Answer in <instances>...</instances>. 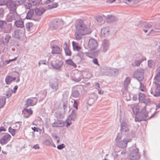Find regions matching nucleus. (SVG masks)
<instances>
[{
	"label": "nucleus",
	"mask_w": 160,
	"mask_h": 160,
	"mask_svg": "<svg viewBox=\"0 0 160 160\" xmlns=\"http://www.w3.org/2000/svg\"><path fill=\"white\" fill-rule=\"evenodd\" d=\"M75 27V37L78 40L81 39L83 36L88 34L91 32L88 26L81 20H79L76 22Z\"/></svg>",
	"instance_id": "f257e3e1"
},
{
	"label": "nucleus",
	"mask_w": 160,
	"mask_h": 160,
	"mask_svg": "<svg viewBox=\"0 0 160 160\" xmlns=\"http://www.w3.org/2000/svg\"><path fill=\"white\" fill-rule=\"evenodd\" d=\"M131 139L129 138L123 137L121 134L118 133L115 141L117 147L119 148H125L127 146L128 142H131Z\"/></svg>",
	"instance_id": "f03ea898"
},
{
	"label": "nucleus",
	"mask_w": 160,
	"mask_h": 160,
	"mask_svg": "<svg viewBox=\"0 0 160 160\" xmlns=\"http://www.w3.org/2000/svg\"><path fill=\"white\" fill-rule=\"evenodd\" d=\"M130 150L131 151L128 157L129 159L134 160L138 159L140 158V154L138 148L135 146L133 148H131Z\"/></svg>",
	"instance_id": "7ed1b4c3"
},
{
	"label": "nucleus",
	"mask_w": 160,
	"mask_h": 160,
	"mask_svg": "<svg viewBox=\"0 0 160 160\" xmlns=\"http://www.w3.org/2000/svg\"><path fill=\"white\" fill-rule=\"evenodd\" d=\"M63 24V22L61 20L56 19L52 21L50 23V28L52 30L61 29Z\"/></svg>",
	"instance_id": "20e7f679"
},
{
	"label": "nucleus",
	"mask_w": 160,
	"mask_h": 160,
	"mask_svg": "<svg viewBox=\"0 0 160 160\" xmlns=\"http://www.w3.org/2000/svg\"><path fill=\"white\" fill-rule=\"evenodd\" d=\"M20 17L16 12H10L7 15L6 19L7 22H11L13 20L20 19Z\"/></svg>",
	"instance_id": "39448f33"
},
{
	"label": "nucleus",
	"mask_w": 160,
	"mask_h": 160,
	"mask_svg": "<svg viewBox=\"0 0 160 160\" xmlns=\"http://www.w3.org/2000/svg\"><path fill=\"white\" fill-rule=\"evenodd\" d=\"M144 70L139 69L135 71L133 73V77L139 82L142 81L144 78Z\"/></svg>",
	"instance_id": "423d86ee"
},
{
	"label": "nucleus",
	"mask_w": 160,
	"mask_h": 160,
	"mask_svg": "<svg viewBox=\"0 0 160 160\" xmlns=\"http://www.w3.org/2000/svg\"><path fill=\"white\" fill-rule=\"evenodd\" d=\"M77 117V112L76 111L72 110V113L68 117L66 122L67 127H68L72 124V121H74Z\"/></svg>",
	"instance_id": "0eeeda50"
},
{
	"label": "nucleus",
	"mask_w": 160,
	"mask_h": 160,
	"mask_svg": "<svg viewBox=\"0 0 160 160\" xmlns=\"http://www.w3.org/2000/svg\"><path fill=\"white\" fill-rule=\"evenodd\" d=\"M49 84L53 91L55 92L58 89L59 82L57 79L53 78L51 79L49 81Z\"/></svg>",
	"instance_id": "6e6552de"
},
{
	"label": "nucleus",
	"mask_w": 160,
	"mask_h": 160,
	"mask_svg": "<svg viewBox=\"0 0 160 160\" xmlns=\"http://www.w3.org/2000/svg\"><path fill=\"white\" fill-rule=\"evenodd\" d=\"M121 135H127L129 131L128 126L127 123L125 122L122 121L121 123Z\"/></svg>",
	"instance_id": "1a4fd4ad"
},
{
	"label": "nucleus",
	"mask_w": 160,
	"mask_h": 160,
	"mask_svg": "<svg viewBox=\"0 0 160 160\" xmlns=\"http://www.w3.org/2000/svg\"><path fill=\"white\" fill-rule=\"evenodd\" d=\"M156 86L155 90H153L151 88L150 91L151 94L154 97L160 96V84L158 83L157 82H153Z\"/></svg>",
	"instance_id": "9d476101"
},
{
	"label": "nucleus",
	"mask_w": 160,
	"mask_h": 160,
	"mask_svg": "<svg viewBox=\"0 0 160 160\" xmlns=\"http://www.w3.org/2000/svg\"><path fill=\"white\" fill-rule=\"evenodd\" d=\"M25 30H24L17 29L15 30L12 34V37L19 39L23 37L24 36Z\"/></svg>",
	"instance_id": "9b49d317"
},
{
	"label": "nucleus",
	"mask_w": 160,
	"mask_h": 160,
	"mask_svg": "<svg viewBox=\"0 0 160 160\" xmlns=\"http://www.w3.org/2000/svg\"><path fill=\"white\" fill-rule=\"evenodd\" d=\"M88 47L91 50L95 49L98 46V42L97 41L93 38L89 40L88 43Z\"/></svg>",
	"instance_id": "f8f14e48"
},
{
	"label": "nucleus",
	"mask_w": 160,
	"mask_h": 160,
	"mask_svg": "<svg viewBox=\"0 0 160 160\" xmlns=\"http://www.w3.org/2000/svg\"><path fill=\"white\" fill-rule=\"evenodd\" d=\"M7 7L9 9L10 12H13L16 11V5L14 2L11 0H8L6 3Z\"/></svg>",
	"instance_id": "ddd939ff"
},
{
	"label": "nucleus",
	"mask_w": 160,
	"mask_h": 160,
	"mask_svg": "<svg viewBox=\"0 0 160 160\" xmlns=\"http://www.w3.org/2000/svg\"><path fill=\"white\" fill-rule=\"evenodd\" d=\"M110 43L107 40H104L102 43L101 50L103 52H106L109 48Z\"/></svg>",
	"instance_id": "4468645a"
},
{
	"label": "nucleus",
	"mask_w": 160,
	"mask_h": 160,
	"mask_svg": "<svg viewBox=\"0 0 160 160\" xmlns=\"http://www.w3.org/2000/svg\"><path fill=\"white\" fill-rule=\"evenodd\" d=\"M110 69V67H109L104 66L101 68L99 74L100 75H108L109 76V71Z\"/></svg>",
	"instance_id": "2eb2a0df"
},
{
	"label": "nucleus",
	"mask_w": 160,
	"mask_h": 160,
	"mask_svg": "<svg viewBox=\"0 0 160 160\" xmlns=\"http://www.w3.org/2000/svg\"><path fill=\"white\" fill-rule=\"evenodd\" d=\"M11 138V135L6 134L3 136L0 140V143L2 145H4L8 143Z\"/></svg>",
	"instance_id": "dca6fc26"
},
{
	"label": "nucleus",
	"mask_w": 160,
	"mask_h": 160,
	"mask_svg": "<svg viewBox=\"0 0 160 160\" xmlns=\"http://www.w3.org/2000/svg\"><path fill=\"white\" fill-rule=\"evenodd\" d=\"M29 2L25 6L26 8L29 9L32 6L38 5L41 0H28Z\"/></svg>",
	"instance_id": "f3484780"
},
{
	"label": "nucleus",
	"mask_w": 160,
	"mask_h": 160,
	"mask_svg": "<svg viewBox=\"0 0 160 160\" xmlns=\"http://www.w3.org/2000/svg\"><path fill=\"white\" fill-rule=\"evenodd\" d=\"M38 102V99L36 98H32L28 99L26 100L27 107L33 106L36 104Z\"/></svg>",
	"instance_id": "a211bd4d"
},
{
	"label": "nucleus",
	"mask_w": 160,
	"mask_h": 160,
	"mask_svg": "<svg viewBox=\"0 0 160 160\" xmlns=\"http://www.w3.org/2000/svg\"><path fill=\"white\" fill-rule=\"evenodd\" d=\"M51 65L55 69L58 70V71H60V68L62 65V63L61 62L57 61L56 62H51Z\"/></svg>",
	"instance_id": "6ab92c4d"
},
{
	"label": "nucleus",
	"mask_w": 160,
	"mask_h": 160,
	"mask_svg": "<svg viewBox=\"0 0 160 160\" xmlns=\"http://www.w3.org/2000/svg\"><path fill=\"white\" fill-rule=\"evenodd\" d=\"M110 28L109 27L103 28L101 30V35L103 37H107L109 35Z\"/></svg>",
	"instance_id": "aec40b11"
},
{
	"label": "nucleus",
	"mask_w": 160,
	"mask_h": 160,
	"mask_svg": "<svg viewBox=\"0 0 160 160\" xmlns=\"http://www.w3.org/2000/svg\"><path fill=\"white\" fill-rule=\"evenodd\" d=\"M4 28L2 29L5 33H9L10 32L12 28V25L11 23L7 24L6 22V25H5Z\"/></svg>",
	"instance_id": "412c9836"
},
{
	"label": "nucleus",
	"mask_w": 160,
	"mask_h": 160,
	"mask_svg": "<svg viewBox=\"0 0 160 160\" xmlns=\"http://www.w3.org/2000/svg\"><path fill=\"white\" fill-rule=\"evenodd\" d=\"M150 113V112L146 111V107L145 106L144 107L140 112L142 118L148 117V115Z\"/></svg>",
	"instance_id": "4be33fe9"
},
{
	"label": "nucleus",
	"mask_w": 160,
	"mask_h": 160,
	"mask_svg": "<svg viewBox=\"0 0 160 160\" xmlns=\"http://www.w3.org/2000/svg\"><path fill=\"white\" fill-rule=\"evenodd\" d=\"M53 127H61L64 126V123L62 121H58L52 124Z\"/></svg>",
	"instance_id": "5701e85b"
},
{
	"label": "nucleus",
	"mask_w": 160,
	"mask_h": 160,
	"mask_svg": "<svg viewBox=\"0 0 160 160\" xmlns=\"http://www.w3.org/2000/svg\"><path fill=\"white\" fill-rule=\"evenodd\" d=\"M52 53L55 54H60L61 51L60 48L56 45H53L52 46Z\"/></svg>",
	"instance_id": "b1692460"
},
{
	"label": "nucleus",
	"mask_w": 160,
	"mask_h": 160,
	"mask_svg": "<svg viewBox=\"0 0 160 160\" xmlns=\"http://www.w3.org/2000/svg\"><path fill=\"white\" fill-rule=\"evenodd\" d=\"M46 11L44 8L41 7L39 8H36L35 10V13L37 16H40Z\"/></svg>",
	"instance_id": "393cba45"
},
{
	"label": "nucleus",
	"mask_w": 160,
	"mask_h": 160,
	"mask_svg": "<svg viewBox=\"0 0 160 160\" xmlns=\"http://www.w3.org/2000/svg\"><path fill=\"white\" fill-rule=\"evenodd\" d=\"M72 44L73 49L74 51H77L78 52L80 51L81 48L79 46L78 43L72 41Z\"/></svg>",
	"instance_id": "a878e982"
},
{
	"label": "nucleus",
	"mask_w": 160,
	"mask_h": 160,
	"mask_svg": "<svg viewBox=\"0 0 160 160\" xmlns=\"http://www.w3.org/2000/svg\"><path fill=\"white\" fill-rule=\"evenodd\" d=\"M47 94V92L46 90L41 92L38 94V95L40 96V99L39 100V102H42L43 99L46 97Z\"/></svg>",
	"instance_id": "bb28decb"
},
{
	"label": "nucleus",
	"mask_w": 160,
	"mask_h": 160,
	"mask_svg": "<svg viewBox=\"0 0 160 160\" xmlns=\"http://www.w3.org/2000/svg\"><path fill=\"white\" fill-rule=\"evenodd\" d=\"M19 19L15 20V24L17 27L22 28L24 26L23 22Z\"/></svg>",
	"instance_id": "cd10ccee"
},
{
	"label": "nucleus",
	"mask_w": 160,
	"mask_h": 160,
	"mask_svg": "<svg viewBox=\"0 0 160 160\" xmlns=\"http://www.w3.org/2000/svg\"><path fill=\"white\" fill-rule=\"evenodd\" d=\"M16 79V77H12L10 76H7L5 78V82L7 84H9L12 81Z\"/></svg>",
	"instance_id": "c85d7f7f"
},
{
	"label": "nucleus",
	"mask_w": 160,
	"mask_h": 160,
	"mask_svg": "<svg viewBox=\"0 0 160 160\" xmlns=\"http://www.w3.org/2000/svg\"><path fill=\"white\" fill-rule=\"evenodd\" d=\"M131 80V78L130 77H126L124 81V86L125 89L127 88L129 84L130 83Z\"/></svg>",
	"instance_id": "c756f323"
},
{
	"label": "nucleus",
	"mask_w": 160,
	"mask_h": 160,
	"mask_svg": "<svg viewBox=\"0 0 160 160\" xmlns=\"http://www.w3.org/2000/svg\"><path fill=\"white\" fill-rule=\"evenodd\" d=\"M106 18L107 21L110 22L114 21L116 19L115 16L111 15H108Z\"/></svg>",
	"instance_id": "7c9ffc66"
},
{
	"label": "nucleus",
	"mask_w": 160,
	"mask_h": 160,
	"mask_svg": "<svg viewBox=\"0 0 160 160\" xmlns=\"http://www.w3.org/2000/svg\"><path fill=\"white\" fill-rule=\"evenodd\" d=\"M95 96L94 95H92L91 96L88 101V103L91 106L95 102Z\"/></svg>",
	"instance_id": "2f4dec72"
},
{
	"label": "nucleus",
	"mask_w": 160,
	"mask_h": 160,
	"mask_svg": "<svg viewBox=\"0 0 160 160\" xmlns=\"http://www.w3.org/2000/svg\"><path fill=\"white\" fill-rule=\"evenodd\" d=\"M105 17V16L102 14L97 16L95 17V19L98 22H102L104 18Z\"/></svg>",
	"instance_id": "473e14b6"
},
{
	"label": "nucleus",
	"mask_w": 160,
	"mask_h": 160,
	"mask_svg": "<svg viewBox=\"0 0 160 160\" xmlns=\"http://www.w3.org/2000/svg\"><path fill=\"white\" fill-rule=\"evenodd\" d=\"M124 2L127 4L132 5L136 4L138 2L137 0H124Z\"/></svg>",
	"instance_id": "72a5a7b5"
},
{
	"label": "nucleus",
	"mask_w": 160,
	"mask_h": 160,
	"mask_svg": "<svg viewBox=\"0 0 160 160\" xmlns=\"http://www.w3.org/2000/svg\"><path fill=\"white\" fill-rule=\"evenodd\" d=\"M22 122H17L13 124V127L17 131L19 130L21 127Z\"/></svg>",
	"instance_id": "f704fd0d"
},
{
	"label": "nucleus",
	"mask_w": 160,
	"mask_h": 160,
	"mask_svg": "<svg viewBox=\"0 0 160 160\" xmlns=\"http://www.w3.org/2000/svg\"><path fill=\"white\" fill-rule=\"evenodd\" d=\"M66 62L67 64L73 66L75 68L77 67L76 64L71 59L66 60Z\"/></svg>",
	"instance_id": "c9c22d12"
},
{
	"label": "nucleus",
	"mask_w": 160,
	"mask_h": 160,
	"mask_svg": "<svg viewBox=\"0 0 160 160\" xmlns=\"http://www.w3.org/2000/svg\"><path fill=\"white\" fill-rule=\"evenodd\" d=\"M6 98L4 97H0V108L3 107L5 103Z\"/></svg>",
	"instance_id": "e433bc0d"
},
{
	"label": "nucleus",
	"mask_w": 160,
	"mask_h": 160,
	"mask_svg": "<svg viewBox=\"0 0 160 160\" xmlns=\"http://www.w3.org/2000/svg\"><path fill=\"white\" fill-rule=\"evenodd\" d=\"M141 103L144 104L146 106L150 105L151 102L149 98H145Z\"/></svg>",
	"instance_id": "4c0bfd02"
},
{
	"label": "nucleus",
	"mask_w": 160,
	"mask_h": 160,
	"mask_svg": "<svg viewBox=\"0 0 160 160\" xmlns=\"http://www.w3.org/2000/svg\"><path fill=\"white\" fill-rule=\"evenodd\" d=\"M118 72V70L116 68H112L110 67V69L109 71V76L115 75Z\"/></svg>",
	"instance_id": "58836bf2"
},
{
	"label": "nucleus",
	"mask_w": 160,
	"mask_h": 160,
	"mask_svg": "<svg viewBox=\"0 0 160 160\" xmlns=\"http://www.w3.org/2000/svg\"><path fill=\"white\" fill-rule=\"evenodd\" d=\"M64 111H67V109L68 107L67 100L64 99L62 101Z\"/></svg>",
	"instance_id": "ea45409f"
},
{
	"label": "nucleus",
	"mask_w": 160,
	"mask_h": 160,
	"mask_svg": "<svg viewBox=\"0 0 160 160\" xmlns=\"http://www.w3.org/2000/svg\"><path fill=\"white\" fill-rule=\"evenodd\" d=\"M65 53L66 55L70 56L71 55V52L68 47L67 46V45H66L65 47L64 48Z\"/></svg>",
	"instance_id": "a19ab883"
},
{
	"label": "nucleus",
	"mask_w": 160,
	"mask_h": 160,
	"mask_svg": "<svg viewBox=\"0 0 160 160\" xmlns=\"http://www.w3.org/2000/svg\"><path fill=\"white\" fill-rule=\"evenodd\" d=\"M79 93L77 90H73L72 91L71 97L73 98H77L79 96Z\"/></svg>",
	"instance_id": "79ce46f5"
},
{
	"label": "nucleus",
	"mask_w": 160,
	"mask_h": 160,
	"mask_svg": "<svg viewBox=\"0 0 160 160\" xmlns=\"http://www.w3.org/2000/svg\"><path fill=\"white\" fill-rule=\"evenodd\" d=\"M33 14V11L30 10L27 13V15L26 17V18L27 19H31L32 17Z\"/></svg>",
	"instance_id": "37998d69"
},
{
	"label": "nucleus",
	"mask_w": 160,
	"mask_h": 160,
	"mask_svg": "<svg viewBox=\"0 0 160 160\" xmlns=\"http://www.w3.org/2000/svg\"><path fill=\"white\" fill-rule=\"evenodd\" d=\"M58 6V3L54 2L48 5L49 9L57 8Z\"/></svg>",
	"instance_id": "c03bdc74"
},
{
	"label": "nucleus",
	"mask_w": 160,
	"mask_h": 160,
	"mask_svg": "<svg viewBox=\"0 0 160 160\" xmlns=\"http://www.w3.org/2000/svg\"><path fill=\"white\" fill-rule=\"evenodd\" d=\"M138 99L140 102H141L143 101L145 98V95L144 94L139 92L138 95Z\"/></svg>",
	"instance_id": "a18cd8bd"
},
{
	"label": "nucleus",
	"mask_w": 160,
	"mask_h": 160,
	"mask_svg": "<svg viewBox=\"0 0 160 160\" xmlns=\"http://www.w3.org/2000/svg\"><path fill=\"white\" fill-rule=\"evenodd\" d=\"M13 93V91L12 90L10 89H8L6 92V96L7 98L10 97Z\"/></svg>",
	"instance_id": "49530a36"
},
{
	"label": "nucleus",
	"mask_w": 160,
	"mask_h": 160,
	"mask_svg": "<svg viewBox=\"0 0 160 160\" xmlns=\"http://www.w3.org/2000/svg\"><path fill=\"white\" fill-rule=\"evenodd\" d=\"M33 24L32 22H28L26 24V28L28 31H29L32 28Z\"/></svg>",
	"instance_id": "de8ad7c7"
},
{
	"label": "nucleus",
	"mask_w": 160,
	"mask_h": 160,
	"mask_svg": "<svg viewBox=\"0 0 160 160\" xmlns=\"http://www.w3.org/2000/svg\"><path fill=\"white\" fill-rule=\"evenodd\" d=\"M7 127L5 125V122H3L1 125V126L0 127V133H1V132L2 131H6Z\"/></svg>",
	"instance_id": "09e8293b"
},
{
	"label": "nucleus",
	"mask_w": 160,
	"mask_h": 160,
	"mask_svg": "<svg viewBox=\"0 0 160 160\" xmlns=\"http://www.w3.org/2000/svg\"><path fill=\"white\" fill-rule=\"evenodd\" d=\"M17 130L14 129H13L11 128L10 127L8 128V132L12 134L13 136H14L16 133V132Z\"/></svg>",
	"instance_id": "8fccbe9b"
},
{
	"label": "nucleus",
	"mask_w": 160,
	"mask_h": 160,
	"mask_svg": "<svg viewBox=\"0 0 160 160\" xmlns=\"http://www.w3.org/2000/svg\"><path fill=\"white\" fill-rule=\"evenodd\" d=\"M52 140H49L48 139L45 140L44 142V145L47 146H50L52 145Z\"/></svg>",
	"instance_id": "3c124183"
},
{
	"label": "nucleus",
	"mask_w": 160,
	"mask_h": 160,
	"mask_svg": "<svg viewBox=\"0 0 160 160\" xmlns=\"http://www.w3.org/2000/svg\"><path fill=\"white\" fill-rule=\"evenodd\" d=\"M80 76V74H77L75 75V78L73 79L74 80L77 82L80 81L81 80V78Z\"/></svg>",
	"instance_id": "603ef678"
},
{
	"label": "nucleus",
	"mask_w": 160,
	"mask_h": 160,
	"mask_svg": "<svg viewBox=\"0 0 160 160\" xmlns=\"http://www.w3.org/2000/svg\"><path fill=\"white\" fill-rule=\"evenodd\" d=\"M139 89L140 90L143 92H145L146 91V88L144 86L143 84L141 82L140 83V85L139 87Z\"/></svg>",
	"instance_id": "864d4df0"
},
{
	"label": "nucleus",
	"mask_w": 160,
	"mask_h": 160,
	"mask_svg": "<svg viewBox=\"0 0 160 160\" xmlns=\"http://www.w3.org/2000/svg\"><path fill=\"white\" fill-rule=\"evenodd\" d=\"M144 27L146 28L150 29L152 27V25L150 22H145L144 24Z\"/></svg>",
	"instance_id": "5fc2aeb1"
},
{
	"label": "nucleus",
	"mask_w": 160,
	"mask_h": 160,
	"mask_svg": "<svg viewBox=\"0 0 160 160\" xmlns=\"http://www.w3.org/2000/svg\"><path fill=\"white\" fill-rule=\"evenodd\" d=\"M6 25V22L5 21L0 20V28L2 29L5 25Z\"/></svg>",
	"instance_id": "6e6d98bb"
},
{
	"label": "nucleus",
	"mask_w": 160,
	"mask_h": 160,
	"mask_svg": "<svg viewBox=\"0 0 160 160\" xmlns=\"http://www.w3.org/2000/svg\"><path fill=\"white\" fill-rule=\"evenodd\" d=\"M11 37L10 35H8L6 36L5 37V42L7 43H8L11 38Z\"/></svg>",
	"instance_id": "4d7b16f0"
},
{
	"label": "nucleus",
	"mask_w": 160,
	"mask_h": 160,
	"mask_svg": "<svg viewBox=\"0 0 160 160\" xmlns=\"http://www.w3.org/2000/svg\"><path fill=\"white\" fill-rule=\"evenodd\" d=\"M7 0H0V5L2 6L5 4L6 5Z\"/></svg>",
	"instance_id": "13d9d810"
},
{
	"label": "nucleus",
	"mask_w": 160,
	"mask_h": 160,
	"mask_svg": "<svg viewBox=\"0 0 160 160\" xmlns=\"http://www.w3.org/2000/svg\"><path fill=\"white\" fill-rule=\"evenodd\" d=\"M65 145L64 144H62L59 145H58L57 146V148L59 150H61L64 148Z\"/></svg>",
	"instance_id": "bf43d9fd"
},
{
	"label": "nucleus",
	"mask_w": 160,
	"mask_h": 160,
	"mask_svg": "<svg viewBox=\"0 0 160 160\" xmlns=\"http://www.w3.org/2000/svg\"><path fill=\"white\" fill-rule=\"evenodd\" d=\"M30 115H31L32 113V111L30 108L29 109H24Z\"/></svg>",
	"instance_id": "052dcab7"
},
{
	"label": "nucleus",
	"mask_w": 160,
	"mask_h": 160,
	"mask_svg": "<svg viewBox=\"0 0 160 160\" xmlns=\"http://www.w3.org/2000/svg\"><path fill=\"white\" fill-rule=\"evenodd\" d=\"M141 62V61L139 60H136L135 61V64L136 66H139Z\"/></svg>",
	"instance_id": "680f3d73"
},
{
	"label": "nucleus",
	"mask_w": 160,
	"mask_h": 160,
	"mask_svg": "<svg viewBox=\"0 0 160 160\" xmlns=\"http://www.w3.org/2000/svg\"><path fill=\"white\" fill-rule=\"evenodd\" d=\"M153 62V61L152 60H149L148 61V67L151 68L152 67V64Z\"/></svg>",
	"instance_id": "e2e57ef3"
},
{
	"label": "nucleus",
	"mask_w": 160,
	"mask_h": 160,
	"mask_svg": "<svg viewBox=\"0 0 160 160\" xmlns=\"http://www.w3.org/2000/svg\"><path fill=\"white\" fill-rule=\"evenodd\" d=\"M78 103L77 102L75 101H74V103L73 104V107L76 108V111H77L78 109Z\"/></svg>",
	"instance_id": "0e129e2a"
},
{
	"label": "nucleus",
	"mask_w": 160,
	"mask_h": 160,
	"mask_svg": "<svg viewBox=\"0 0 160 160\" xmlns=\"http://www.w3.org/2000/svg\"><path fill=\"white\" fill-rule=\"evenodd\" d=\"M155 79L158 80L160 79V72H158L155 77Z\"/></svg>",
	"instance_id": "69168bd1"
},
{
	"label": "nucleus",
	"mask_w": 160,
	"mask_h": 160,
	"mask_svg": "<svg viewBox=\"0 0 160 160\" xmlns=\"http://www.w3.org/2000/svg\"><path fill=\"white\" fill-rule=\"evenodd\" d=\"M92 62L94 64L97 65L98 66H99V64L98 63V62L97 59H94L92 60Z\"/></svg>",
	"instance_id": "338daca9"
},
{
	"label": "nucleus",
	"mask_w": 160,
	"mask_h": 160,
	"mask_svg": "<svg viewBox=\"0 0 160 160\" xmlns=\"http://www.w3.org/2000/svg\"><path fill=\"white\" fill-rule=\"evenodd\" d=\"M94 85L95 87V88L96 89H97L98 90H99V89L100 88L99 83L97 82H95V83Z\"/></svg>",
	"instance_id": "774afa93"
}]
</instances>
